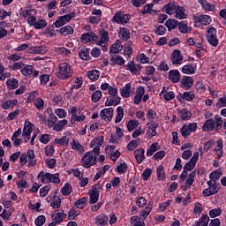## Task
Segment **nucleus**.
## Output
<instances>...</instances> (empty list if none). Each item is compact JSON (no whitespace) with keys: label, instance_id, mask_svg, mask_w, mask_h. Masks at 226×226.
I'll list each match as a JSON object with an SVG mask.
<instances>
[{"label":"nucleus","instance_id":"nucleus-14","mask_svg":"<svg viewBox=\"0 0 226 226\" xmlns=\"http://www.w3.org/2000/svg\"><path fill=\"white\" fill-rule=\"evenodd\" d=\"M105 152L109 155V158L112 160V162H117V158L121 156V152L116 150V147L114 146H107L105 147Z\"/></svg>","mask_w":226,"mask_h":226},{"label":"nucleus","instance_id":"nucleus-47","mask_svg":"<svg viewBox=\"0 0 226 226\" xmlns=\"http://www.w3.org/2000/svg\"><path fill=\"white\" fill-rule=\"evenodd\" d=\"M218 187H208L203 191V196L204 197H211V195H215L218 193Z\"/></svg>","mask_w":226,"mask_h":226},{"label":"nucleus","instance_id":"nucleus-8","mask_svg":"<svg viewBox=\"0 0 226 226\" xmlns=\"http://www.w3.org/2000/svg\"><path fill=\"white\" fill-rule=\"evenodd\" d=\"M198 128L199 126L197 125V123L185 124L180 129V133L182 137H185V139H186V137L192 135V133H195Z\"/></svg>","mask_w":226,"mask_h":226},{"label":"nucleus","instance_id":"nucleus-1","mask_svg":"<svg viewBox=\"0 0 226 226\" xmlns=\"http://www.w3.org/2000/svg\"><path fill=\"white\" fill-rule=\"evenodd\" d=\"M199 156H200L199 152H194L191 160L184 167V170L180 175L179 183H185V181L186 180V177H188V172H192V170L195 169V165L197 164Z\"/></svg>","mask_w":226,"mask_h":226},{"label":"nucleus","instance_id":"nucleus-51","mask_svg":"<svg viewBox=\"0 0 226 226\" xmlns=\"http://www.w3.org/2000/svg\"><path fill=\"white\" fill-rule=\"evenodd\" d=\"M20 15L23 19H29L32 15H36V10L34 9H24L21 11Z\"/></svg>","mask_w":226,"mask_h":226},{"label":"nucleus","instance_id":"nucleus-56","mask_svg":"<svg viewBox=\"0 0 226 226\" xmlns=\"http://www.w3.org/2000/svg\"><path fill=\"white\" fill-rule=\"evenodd\" d=\"M87 202V198H81L74 203V206L77 207V209H84V207H86Z\"/></svg>","mask_w":226,"mask_h":226},{"label":"nucleus","instance_id":"nucleus-7","mask_svg":"<svg viewBox=\"0 0 226 226\" xmlns=\"http://www.w3.org/2000/svg\"><path fill=\"white\" fill-rule=\"evenodd\" d=\"M207 40L212 47H218V34L216 28L210 26L207 31Z\"/></svg>","mask_w":226,"mask_h":226},{"label":"nucleus","instance_id":"nucleus-19","mask_svg":"<svg viewBox=\"0 0 226 226\" xmlns=\"http://www.w3.org/2000/svg\"><path fill=\"white\" fill-rule=\"evenodd\" d=\"M124 68L125 70H127V72H131L132 75H139V73H140V70L142 69V67H140V64H135V62L133 61L129 62L124 66Z\"/></svg>","mask_w":226,"mask_h":226},{"label":"nucleus","instance_id":"nucleus-52","mask_svg":"<svg viewBox=\"0 0 226 226\" xmlns=\"http://www.w3.org/2000/svg\"><path fill=\"white\" fill-rule=\"evenodd\" d=\"M84 121H86V115H75L71 117L72 124H78V123H84Z\"/></svg>","mask_w":226,"mask_h":226},{"label":"nucleus","instance_id":"nucleus-13","mask_svg":"<svg viewBox=\"0 0 226 226\" xmlns=\"http://www.w3.org/2000/svg\"><path fill=\"white\" fill-rule=\"evenodd\" d=\"M178 5L177 3L170 1L168 4H164L162 11L166 13V15L173 16Z\"/></svg>","mask_w":226,"mask_h":226},{"label":"nucleus","instance_id":"nucleus-16","mask_svg":"<svg viewBox=\"0 0 226 226\" xmlns=\"http://www.w3.org/2000/svg\"><path fill=\"white\" fill-rule=\"evenodd\" d=\"M173 17L177 19L178 20H185L188 17V13L186 12V9L184 6L178 5L175 10V13H173Z\"/></svg>","mask_w":226,"mask_h":226},{"label":"nucleus","instance_id":"nucleus-40","mask_svg":"<svg viewBox=\"0 0 226 226\" xmlns=\"http://www.w3.org/2000/svg\"><path fill=\"white\" fill-rule=\"evenodd\" d=\"M117 117L115 119L116 124L121 123L123 121V118L124 117V109L122 106H119L117 108Z\"/></svg>","mask_w":226,"mask_h":226},{"label":"nucleus","instance_id":"nucleus-62","mask_svg":"<svg viewBox=\"0 0 226 226\" xmlns=\"http://www.w3.org/2000/svg\"><path fill=\"white\" fill-rule=\"evenodd\" d=\"M47 21L45 19H39L37 21H35V25L34 26V27L35 29H45V27H47Z\"/></svg>","mask_w":226,"mask_h":226},{"label":"nucleus","instance_id":"nucleus-32","mask_svg":"<svg viewBox=\"0 0 226 226\" xmlns=\"http://www.w3.org/2000/svg\"><path fill=\"white\" fill-rule=\"evenodd\" d=\"M196 20H197V22L201 24V26H209V24H211V22H212L211 16H209V15L198 16Z\"/></svg>","mask_w":226,"mask_h":226},{"label":"nucleus","instance_id":"nucleus-50","mask_svg":"<svg viewBox=\"0 0 226 226\" xmlns=\"http://www.w3.org/2000/svg\"><path fill=\"white\" fill-rule=\"evenodd\" d=\"M56 144H59V146H68V142H70V134H66L60 139H55Z\"/></svg>","mask_w":226,"mask_h":226},{"label":"nucleus","instance_id":"nucleus-39","mask_svg":"<svg viewBox=\"0 0 226 226\" xmlns=\"http://www.w3.org/2000/svg\"><path fill=\"white\" fill-rule=\"evenodd\" d=\"M132 93V85L127 83L124 87L120 89V94L123 98H130Z\"/></svg>","mask_w":226,"mask_h":226},{"label":"nucleus","instance_id":"nucleus-11","mask_svg":"<svg viewBox=\"0 0 226 226\" xmlns=\"http://www.w3.org/2000/svg\"><path fill=\"white\" fill-rule=\"evenodd\" d=\"M66 218L64 212L63 210H56L51 214L52 222L49 226H56V223H61L63 220Z\"/></svg>","mask_w":226,"mask_h":226},{"label":"nucleus","instance_id":"nucleus-28","mask_svg":"<svg viewBox=\"0 0 226 226\" xmlns=\"http://www.w3.org/2000/svg\"><path fill=\"white\" fill-rule=\"evenodd\" d=\"M26 159L28 160V167H36V155L34 154V150L29 149L26 154Z\"/></svg>","mask_w":226,"mask_h":226},{"label":"nucleus","instance_id":"nucleus-43","mask_svg":"<svg viewBox=\"0 0 226 226\" xmlns=\"http://www.w3.org/2000/svg\"><path fill=\"white\" fill-rule=\"evenodd\" d=\"M75 31L73 30V26H65L60 28L59 33L62 36H68V34H73Z\"/></svg>","mask_w":226,"mask_h":226},{"label":"nucleus","instance_id":"nucleus-26","mask_svg":"<svg viewBox=\"0 0 226 226\" xmlns=\"http://www.w3.org/2000/svg\"><path fill=\"white\" fill-rule=\"evenodd\" d=\"M180 84L183 89L188 90L190 89V87H192V86H193V78L190 76H184L181 79Z\"/></svg>","mask_w":226,"mask_h":226},{"label":"nucleus","instance_id":"nucleus-3","mask_svg":"<svg viewBox=\"0 0 226 226\" xmlns=\"http://www.w3.org/2000/svg\"><path fill=\"white\" fill-rule=\"evenodd\" d=\"M72 75H73V70L72 69V65L68 63L64 62L58 65L56 69V77H58V79L65 80V79H70Z\"/></svg>","mask_w":226,"mask_h":226},{"label":"nucleus","instance_id":"nucleus-34","mask_svg":"<svg viewBox=\"0 0 226 226\" xmlns=\"http://www.w3.org/2000/svg\"><path fill=\"white\" fill-rule=\"evenodd\" d=\"M179 21L175 19H169L165 22V26L167 27L168 31H174L177 27Z\"/></svg>","mask_w":226,"mask_h":226},{"label":"nucleus","instance_id":"nucleus-54","mask_svg":"<svg viewBox=\"0 0 226 226\" xmlns=\"http://www.w3.org/2000/svg\"><path fill=\"white\" fill-rule=\"evenodd\" d=\"M182 73L185 75H193L195 73V68L191 64H185L182 68Z\"/></svg>","mask_w":226,"mask_h":226},{"label":"nucleus","instance_id":"nucleus-4","mask_svg":"<svg viewBox=\"0 0 226 226\" xmlns=\"http://www.w3.org/2000/svg\"><path fill=\"white\" fill-rule=\"evenodd\" d=\"M103 192V185L96 184L92 186L91 190L88 192L90 197L89 204H96L100 200V192Z\"/></svg>","mask_w":226,"mask_h":226},{"label":"nucleus","instance_id":"nucleus-5","mask_svg":"<svg viewBox=\"0 0 226 226\" xmlns=\"http://www.w3.org/2000/svg\"><path fill=\"white\" fill-rule=\"evenodd\" d=\"M93 150L92 151H88L87 153H85V154L83 155V157L81 158V163L83 165V167H85V169H89L91 167H93V165H96V158L98 155L96 154H93Z\"/></svg>","mask_w":226,"mask_h":226},{"label":"nucleus","instance_id":"nucleus-53","mask_svg":"<svg viewBox=\"0 0 226 226\" xmlns=\"http://www.w3.org/2000/svg\"><path fill=\"white\" fill-rule=\"evenodd\" d=\"M140 145V139H136L131 140L127 145L128 151H133L134 149H137L139 146Z\"/></svg>","mask_w":226,"mask_h":226},{"label":"nucleus","instance_id":"nucleus-61","mask_svg":"<svg viewBox=\"0 0 226 226\" xmlns=\"http://www.w3.org/2000/svg\"><path fill=\"white\" fill-rule=\"evenodd\" d=\"M56 54H58V56H68L70 54V49L64 48V47H59L55 48Z\"/></svg>","mask_w":226,"mask_h":226},{"label":"nucleus","instance_id":"nucleus-20","mask_svg":"<svg viewBox=\"0 0 226 226\" xmlns=\"http://www.w3.org/2000/svg\"><path fill=\"white\" fill-rule=\"evenodd\" d=\"M121 103V97H119V94H117L115 95L108 96L105 105L106 107H114L119 105Z\"/></svg>","mask_w":226,"mask_h":226},{"label":"nucleus","instance_id":"nucleus-30","mask_svg":"<svg viewBox=\"0 0 226 226\" xmlns=\"http://www.w3.org/2000/svg\"><path fill=\"white\" fill-rule=\"evenodd\" d=\"M17 103H19L17 99L7 100L1 103V107L4 110H8V109H14Z\"/></svg>","mask_w":226,"mask_h":226},{"label":"nucleus","instance_id":"nucleus-44","mask_svg":"<svg viewBox=\"0 0 226 226\" xmlns=\"http://www.w3.org/2000/svg\"><path fill=\"white\" fill-rule=\"evenodd\" d=\"M118 36L121 40L126 41V40H130V31L124 27H121L118 32Z\"/></svg>","mask_w":226,"mask_h":226},{"label":"nucleus","instance_id":"nucleus-36","mask_svg":"<svg viewBox=\"0 0 226 226\" xmlns=\"http://www.w3.org/2000/svg\"><path fill=\"white\" fill-rule=\"evenodd\" d=\"M111 64H117L118 66H124V63H126V60L119 55L113 56L110 58Z\"/></svg>","mask_w":226,"mask_h":226},{"label":"nucleus","instance_id":"nucleus-29","mask_svg":"<svg viewBox=\"0 0 226 226\" xmlns=\"http://www.w3.org/2000/svg\"><path fill=\"white\" fill-rule=\"evenodd\" d=\"M169 79L174 84H177V82L181 80V73H179V71L177 70H171L169 72Z\"/></svg>","mask_w":226,"mask_h":226},{"label":"nucleus","instance_id":"nucleus-59","mask_svg":"<svg viewBox=\"0 0 226 226\" xmlns=\"http://www.w3.org/2000/svg\"><path fill=\"white\" fill-rule=\"evenodd\" d=\"M96 223L99 225H107L109 223V217L105 215H101L96 217Z\"/></svg>","mask_w":226,"mask_h":226},{"label":"nucleus","instance_id":"nucleus-21","mask_svg":"<svg viewBox=\"0 0 226 226\" xmlns=\"http://www.w3.org/2000/svg\"><path fill=\"white\" fill-rule=\"evenodd\" d=\"M169 88L162 87V92L160 93L161 98H163L166 102H170V100H174L176 98V94L173 91H168Z\"/></svg>","mask_w":226,"mask_h":226},{"label":"nucleus","instance_id":"nucleus-22","mask_svg":"<svg viewBox=\"0 0 226 226\" xmlns=\"http://www.w3.org/2000/svg\"><path fill=\"white\" fill-rule=\"evenodd\" d=\"M101 119H102V121H110L112 119V116H114V109L112 108H108V109H104L101 111Z\"/></svg>","mask_w":226,"mask_h":226},{"label":"nucleus","instance_id":"nucleus-45","mask_svg":"<svg viewBox=\"0 0 226 226\" xmlns=\"http://www.w3.org/2000/svg\"><path fill=\"white\" fill-rule=\"evenodd\" d=\"M8 89L13 90L19 87V81L15 78H10L6 81Z\"/></svg>","mask_w":226,"mask_h":226},{"label":"nucleus","instance_id":"nucleus-27","mask_svg":"<svg viewBox=\"0 0 226 226\" xmlns=\"http://www.w3.org/2000/svg\"><path fill=\"white\" fill-rule=\"evenodd\" d=\"M147 118L148 120L147 124L158 123V113L154 109H148L147 111Z\"/></svg>","mask_w":226,"mask_h":226},{"label":"nucleus","instance_id":"nucleus-38","mask_svg":"<svg viewBox=\"0 0 226 226\" xmlns=\"http://www.w3.org/2000/svg\"><path fill=\"white\" fill-rule=\"evenodd\" d=\"M195 171H192L189 175H187V178L185 180V186L182 187L183 190H186V188H190V186L193 185V182L195 181Z\"/></svg>","mask_w":226,"mask_h":226},{"label":"nucleus","instance_id":"nucleus-49","mask_svg":"<svg viewBox=\"0 0 226 226\" xmlns=\"http://www.w3.org/2000/svg\"><path fill=\"white\" fill-rule=\"evenodd\" d=\"M66 124H68V120L66 119L60 120L56 122V124L54 125L53 130L55 132H61V130H63V128H64Z\"/></svg>","mask_w":226,"mask_h":226},{"label":"nucleus","instance_id":"nucleus-33","mask_svg":"<svg viewBox=\"0 0 226 226\" xmlns=\"http://www.w3.org/2000/svg\"><path fill=\"white\" fill-rule=\"evenodd\" d=\"M100 75H102V72L98 70L88 71L87 73V77L92 80V82H96V80L100 79Z\"/></svg>","mask_w":226,"mask_h":226},{"label":"nucleus","instance_id":"nucleus-18","mask_svg":"<svg viewBox=\"0 0 226 226\" xmlns=\"http://www.w3.org/2000/svg\"><path fill=\"white\" fill-rule=\"evenodd\" d=\"M101 89L102 91H108L109 96H115L116 94H119V90H117V87H112L109 85V83H102Z\"/></svg>","mask_w":226,"mask_h":226},{"label":"nucleus","instance_id":"nucleus-15","mask_svg":"<svg viewBox=\"0 0 226 226\" xmlns=\"http://www.w3.org/2000/svg\"><path fill=\"white\" fill-rule=\"evenodd\" d=\"M31 133H33V123L26 121L23 129V137L25 142H29L31 139Z\"/></svg>","mask_w":226,"mask_h":226},{"label":"nucleus","instance_id":"nucleus-31","mask_svg":"<svg viewBox=\"0 0 226 226\" xmlns=\"http://www.w3.org/2000/svg\"><path fill=\"white\" fill-rule=\"evenodd\" d=\"M145 153L146 150H144V148H138L134 150V155L138 163H142L144 162L146 158V155H144Z\"/></svg>","mask_w":226,"mask_h":226},{"label":"nucleus","instance_id":"nucleus-25","mask_svg":"<svg viewBox=\"0 0 226 226\" xmlns=\"http://www.w3.org/2000/svg\"><path fill=\"white\" fill-rule=\"evenodd\" d=\"M70 145L72 149H73V151H75L76 153H79V154H84L86 151V148H84V146H82V144H80V142H79L77 139H72L70 142Z\"/></svg>","mask_w":226,"mask_h":226},{"label":"nucleus","instance_id":"nucleus-24","mask_svg":"<svg viewBox=\"0 0 226 226\" xmlns=\"http://www.w3.org/2000/svg\"><path fill=\"white\" fill-rule=\"evenodd\" d=\"M170 59L172 64H181L183 62V55L181 54V50L175 49L171 55Z\"/></svg>","mask_w":226,"mask_h":226},{"label":"nucleus","instance_id":"nucleus-23","mask_svg":"<svg viewBox=\"0 0 226 226\" xmlns=\"http://www.w3.org/2000/svg\"><path fill=\"white\" fill-rule=\"evenodd\" d=\"M96 40H98V35L93 32L85 33L81 35L82 43H89L91 41H95Z\"/></svg>","mask_w":226,"mask_h":226},{"label":"nucleus","instance_id":"nucleus-55","mask_svg":"<svg viewBox=\"0 0 226 226\" xmlns=\"http://www.w3.org/2000/svg\"><path fill=\"white\" fill-rule=\"evenodd\" d=\"M178 31L183 34H186L192 31V28L185 22L182 21L179 23Z\"/></svg>","mask_w":226,"mask_h":226},{"label":"nucleus","instance_id":"nucleus-58","mask_svg":"<svg viewBox=\"0 0 226 226\" xmlns=\"http://www.w3.org/2000/svg\"><path fill=\"white\" fill-rule=\"evenodd\" d=\"M126 126H127L128 132H133L135 128L139 127V122L135 119H132L127 123Z\"/></svg>","mask_w":226,"mask_h":226},{"label":"nucleus","instance_id":"nucleus-35","mask_svg":"<svg viewBox=\"0 0 226 226\" xmlns=\"http://www.w3.org/2000/svg\"><path fill=\"white\" fill-rule=\"evenodd\" d=\"M198 3L205 11H214L215 10V4L208 3L207 0H198Z\"/></svg>","mask_w":226,"mask_h":226},{"label":"nucleus","instance_id":"nucleus-46","mask_svg":"<svg viewBox=\"0 0 226 226\" xmlns=\"http://www.w3.org/2000/svg\"><path fill=\"white\" fill-rule=\"evenodd\" d=\"M57 123V117H56V115H54V113H50L49 117H48V128H53L54 126H56Z\"/></svg>","mask_w":226,"mask_h":226},{"label":"nucleus","instance_id":"nucleus-17","mask_svg":"<svg viewBox=\"0 0 226 226\" xmlns=\"http://www.w3.org/2000/svg\"><path fill=\"white\" fill-rule=\"evenodd\" d=\"M147 130L146 132L147 139H153V137H156L158 132H156V129L159 126L158 123L154 124H147Z\"/></svg>","mask_w":226,"mask_h":226},{"label":"nucleus","instance_id":"nucleus-2","mask_svg":"<svg viewBox=\"0 0 226 226\" xmlns=\"http://www.w3.org/2000/svg\"><path fill=\"white\" fill-rule=\"evenodd\" d=\"M36 177L37 179H41V183H43V185H49V183L59 185V183H61V179H59V173L52 174L41 171Z\"/></svg>","mask_w":226,"mask_h":226},{"label":"nucleus","instance_id":"nucleus-57","mask_svg":"<svg viewBox=\"0 0 226 226\" xmlns=\"http://www.w3.org/2000/svg\"><path fill=\"white\" fill-rule=\"evenodd\" d=\"M192 118V113L188 109H184L180 111V119L183 121H188Z\"/></svg>","mask_w":226,"mask_h":226},{"label":"nucleus","instance_id":"nucleus-37","mask_svg":"<svg viewBox=\"0 0 226 226\" xmlns=\"http://www.w3.org/2000/svg\"><path fill=\"white\" fill-rule=\"evenodd\" d=\"M215 126H216V123L213 119H208L205 122L202 126L203 132H211V130H215Z\"/></svg>","mask_w":226,"mask_h":226},{"label":"nucleus","instance_id":"nucleus-9","mask_svg":"<svg viewBox=\"0 0 226 226\" xmlns=\"http://www.w3.org/2000/svg\"><path fill=\"white\" fill-rule=\"evenodd\" d=\"M104 138L103 136H99L97 138H94L90 142V147L93 148V153L95 154V156H98L100 154V147L103 145Z\"/></svg>","mask_w":226,"mask_h":226},{"label":"nucleus","instance_id":"nucleus-6","mask_svg":"<svg viewBox=\"0 0 226 226\" xmlns=\"http://www.w3.org/2000/svg\"><path fill=\"white\" fill-rule=\"evenodd\" d=\"M109 41L110 38L109 37V31H102L100 33L99 37L97 36L95 43L102 48V50L107 52V45H109Z\"/></svg>","mask_w":226,"mask_h":226},{"label":"nucleus","instance_id":"nucleus-60","mask_svg":"<svg viewBox=\"0 0 226 226\" xmlns=\"http://www.w3.org/2000/svg\"><path fill=\"white\" fill-rule=\"evenodd\" d=\"M34 107L37 110H43L45 109V101L41 98H37L34 101Z\"/></svg>","mask_w":226,"mask_h":226},{"label":"nucleus","instance_id":"nucleus-10","mask_svg":"<svg viewBox=\"0 0 226 226\" xmlns=\"http://www.w3.org/2000/svg\"><path fill=\"white\" fill-rule=\"evenodd\" d=\"M112 22L124 26L130 22V14H124L123 12H117L112 19Z\"/></svg>","mask_w":226,"mask_h":226},{"label":"nucleus","instance_id":"nucleus-41","mask_svg":"<svg viewBox=\"0 0 226 226\" xmlns=\"http://www.w3.org/2000/svg\"><path fill=\"white\" fill-rule=\"evenodd\" d=\"M209 225V216L207 215H202L198 222L193 226H207Z\"/></svg>","mask_w":226,"mask_h":226},{"label":"nucleus","instance_id":"nucleus-64","mask_svg":"<svg viewBox=\"0 0 226 226\" xmlns=\"http://www.w3.org/2000/svg\"><path fill=\"white\" fill-rule=\"evenodd\" d=\"M131 223H134L133 226H146L143 221H139V216L134 215L131 218Z\"/></svg>","mask_w":226,"mask_h":226},{"label":"nucleus","instance_id":"nucleus-42","mask_svg":"<svg viewBox=\"0 0 226 226\" xmlns=\"http://www.w3.org/2000/svg\"><path fill=\"white\" fill-rule=\"evenodd\" d=\"M215 151L217 158H222V156H223V141H222V139L217 140Z\"/></svg>","mask_w":226,"mask_h":226},{"label":"nucleus","instance_id":"nucleus-63","mask_svg":"<svg viewBox=\"0 0 226 226\" xmlns=\"http://www.w3.org/2000/svg\"><path fill=\"white\" fill-rule=\"evenodd\" d=\"M82 84H83L82 78H80V77L76 78L75 80L73 81V84H72L71 89L72 90L80 89V87H82Z\"/></svg>","mask_w":226,"mask_h":226},{"label":"nucleus","instance_id":"nucleus-12","mask_svg":"<svg viewBox=\"0 0 226 226\" xmlns=\"http://www.w3.org/2000/svg\"><path fill=\"white\" fill-rule=\"evenodd\" d=\"M21 73L25 77H33L34 79H36L40 75V72L34 70L33 65H24L21 69Z\"/></svg>","mask_w":226,"mask_h":226},{"label":"nucleus","instance_id":"nucleus-48","mask_svg":"<svg viewBox=\"0 0 226 226\" xmlns=\"http://www.w3.org/2000/svg\"><path fill=\"white\" fill-rule=\"evenodd\" d=\"M123 50V44L121 42H116L111 45L109 52L111 54H119Z\"/></svg>","mask_w":226,"mask_h":226}]
</instances>
